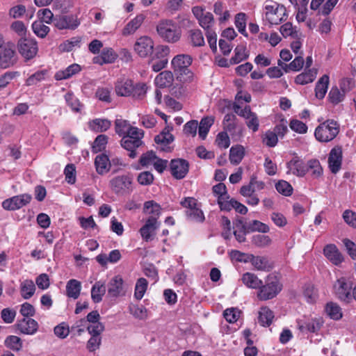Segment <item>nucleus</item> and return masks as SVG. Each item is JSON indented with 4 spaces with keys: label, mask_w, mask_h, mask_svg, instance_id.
I'll use <instances>...</instances> for the list:
<instances>
[{
    "label": "nucleus",
    "mask_w": 356,
    "mask_h": 356,
    "mask_svg": "<svg viewBox=\"0 0 356 356\" xmlns=\"http://www.w3.org/2000/svg\"><path fill=\"white\" fill-rule=\"evenodd\" d=\"M192 61V57L188 54H179L173 58L171 64L177 81L181 83L193 81L194 74L189 69Z\"/></svg>",
    "instance_id": "nucleus-1"
},
{
    "label": "nucleus",
    "mask_w": 356,
    "mask_h": 356,
    "mask_svg": "<svg viewBox=\"0 0 356 356\" xmlns=\"http://www.w3.org/2000/svg\"><path fill=\"white\" fill-rule=\"evenodd\" d=\"M144 136V131L137 127H133L129 131V134L124 136L121 140V145L123 148L129 152V156L134 159L138 152L136 149L143 145L142 138Z\"/></svg>",
    "instance_id": "nucleus-2"
},
{
    "label": "nucleus",
    "mask_w": 356,
    "mask_h": 356,
    "mask_svg": "<svg viewBox=\"0 0 356 356\" xmlns=\"http://www.w3.org/2000/svg\"><path fill=\"white\" fill-rule=\"evenodd\" d=\"M282 284L280 277L270 274L266 279L265 284L259 286L257 297L261 300H267L275 298L282 289Z\"/></svg>",
    "instance_id": "nucleus-3"
},
{
    "label": "nucleus",
    "mask_w": 356,
    "mask_h": 356,
    "mask_svg": "<svg viewBox=\"0 0 356 356\" xmlns=\"http://www.w3.org/2000/svg\"><path fill=\"white\" fill-rule=\"evenodd\" d=\"M156 31L163 40L170 43L179 41L181 35L180 27L171 19L161 21L156 26Z\"/></svg>",
    "instance_id": "nucleus-4"
},
{
    "label": "nucleus",
    "mask_w": 356,
    "mask_h": 356,
    "mask_svg": "<svg viewBox=\"0 0 356 356\" xmlns=\"http://www.w3.org/2000/svg\"><path fill=\"white\" fill-rule=\"evenodd\" d=\"M339 132V124L337 122L327 120L316 128L314 136L319 142L327 143L335 138Z\"/></svg>",
    "instance_id": "nucleus-5"
},
{
    "label": "nucleus",
    "mask_w": 356,
    "mask_h": 356,
    "mask_svg": "<svg viewBox=\"0 0 356 356\" xmlns=\"http://www.w3.org/2000/svg\"><path fill=\"white\" fill-rule=\"evenodd\" d=\"M265 17L271 24H279L286 19V9L283 5L268 0L265 2Z\"/></svg>",
    "instance_id": "nucleus-6"
},
{
    "label": "nucleus",
    "mask_w": 356,
    "mask_h": 356,
    "mask_svg": "<svg viewBox=\"0 0 356 356\" xmlns=\"http://www.w3.org/2000/svg\"><path fill=\"white\" fill-rule=\"evenodd\" d=\"M111 190L117 195L130 193L132 191V179L129 175H119L109 182Z\"/></svg>",
    "instance_id": "nucleus-7"
},
{
    "label": "nucleus",
    "mask_w": 356,
    "mask_h": 356,
    "mask_svg": "<svg viewBox=\"0 0 356 356\" xmlns=\"http://www.w3.org/2000/svg\"><path fill=\"white\" fill-rule=\"evenodd\" d=\"M353 286L344 277L338 279L334 284V291L336 296L346 303L353 300Z\"/></svg>",
    "instance_id": "nucleus-8"
},
{
    "label": "nucleus",
    "mask_w": 356,
    "mask_h": 356,
    "mask_svg": "<svg viewBox=\"0 0 356 356\" xmlns=\"http://www.w3.org/2000/svg\"><path fill=\"white\" fill-rule=\"evenodd\" d=\"M17 49L24 58L30 60L37 54L38 44L33 39L22 38L17 42Z\"/></svg>",
    "instance_id": "nucleus-9"
},
{
    "label": "nucleus",
    "mask_w": 356,
    "mask_h": 356,
    "mask_svg": "<svg viewBox=\"0 0 356 356\" xmlns=\"http://www.w3.org/2000/svg\"><path fill=\"white\" fill-rule=\"evenodd\" d=\"M170 53V48L166 45H161L156 49L154 57L151 60L152 70L158 72L165 67L168 59L165 58Z\"/></svg>",
    "instance_id": "nucleus-10"
},
{
    "label": "nucleus",
    "mask_w": 356,
    "mask_h": 356,
    "mask_svg": "<svg viewBox=\"0 0 356 356\" xmlns=\"http://www.w3.org/2000/svg\"><path fill=\"white\" fill-rule=\"evenodd\" d=\"M32 200V196L28 193L13 196L5 200L2 202V207L8 211H15L27 205Z\"/></svg>",
    "instance_id": "nucleus-11"
},
{
    "label": "nucleus",
    "mask_w": 356,
    "mask_h": 356,
    "mask_svg": "<svg viewBox=\"0 0 356 356\" xmlns=\"http://www.w3.org/2000/svg\"><path fill=\"white\" fill-rule=\"evenodd\" d=\"M169 170L176 179H184L188 172L189 163L184 159H172L169 163Z\"/></svg>",
    "instance_id": "nucleus-12"
},
{
    "label": "nucleus",
    "mask_w": 356,
    "mask_h": 356,
    "mask_svg": "<svg viewBox=\"0 0 356 356\" xmlns=\"http://www.w3.org/2000/svg\"><path fill=\"white\" fill-rule=\"evenodd\" d=\"M54 24L60 30H74L79 26L80 22L76 15H60L55 17Z\"/></svg>",
    "instance_id": "nucleus-13"
},
{
    "label": "nucleus",
    "mask_w": 356,
    "mask_h": 356,
    "mask_svg": "<svg viewBox=\"0 0 356 356\" xmlns=\"http://www.w3.org/2000/svg\"><path fill=\"white\" fill-rule=\"evenodd\" d=\"M17 60V56L13 44H8L0 51V66L8 68L14 65Z\"/></svg>",
    "instance_id": "nucleus-14"
},
{
    "label": "nucleus",
    "mask_w": 356,
    "mask_h": 356,
    "mask_svg": "<svg viewBox=\"0 0 356 356\" xmlns=\"http://www.w3.org/2000/svg\"><path fill=\"white\" fill-rule=\"evenodd\" d=\"M134 50L139 56L145 58L153 53L154 42L147 36L140 37L134 44Z\"/></svg>",
    "instance_id": "nucleus-15"
},
{
    "label": "nucleus",
    "mask_w": 356,
    "mask_h": 356,
    "mask_svg": "<svg viewBox=\"0 0 356 356\" xmlns=\"http://www.w3.org/2000/svg\"><path fill=\"white\" fill-rule=\"evenodd\" d=\"M342 158L343 152L341 147L336 146L330 150L327 162L329 168L333 174H336L340 170L342 164Z\"/></svg>",
    "instance_id": "nucleus-16"
},
{
    "label": "nucleus",
    "mask_w": 356,
    "mask_h": 356,
    "mask_svg": "<svg viewBox=\"0 0 356 356\" xmlns=\"http://www.w3.org/2000/svg\"><path fill=\"white\" fill-rule=\"evenodd\" d=\"M172 129V127L170 128L169 127H167L154 138L155 143L158 145H160L161 151L165 152H170L172 151V147L169 146V145L174 140V136L170 133Z\"/></svg>",
    "instance_id": "nucleus-17"
},
{
    "label": "nucleus",
    "mask_w": 356,
    "mask_h": 356,
    "mask_svg": "<svg viewBox=\"0 0 356 356\" xmlns=\"http://www.w3.org/2000/svg\"><path fill=\"white\" fill-rule=\"evenodd\" d=\"M250 262L252 265L258 270L268 272L273 267V263L266 257L254 256L252 254L247 256L245 263Z\"/></svg>",
    "instance_id": "nucleus-18"
},
{
    "label": "nucleus",
    "mask_w": 356,
    "mask_h": 356,
    "mask_svg": "<svg viewBox=\"0 0 356 356\" xmlns=\"http://www.w3.org/2000/svg\"><path fill=\"white\" fill-rule=\"evenodd\" d=\"M286 165L289 169L288 172H291L298 177H303L308 172L307 163L305 164L298 156L293 158Z\"/></svg>",
    "instance_id": "nucleus-19"
},
{
    "label": "nucleus",
    "mask_w": 356,
    "mask_h": 356,
    "mask_svg": "<svg viewBox=\"0 0 356 356\" xmlns=\"http://www.w3.org/2000/svg\"><path fill=\"white\" fill-rule=\"evenodd\" d=\"M158 226V221L155 219L154 217L148 218L145 224L140 229V232L143 238L145 241H152Z\"/></svg>",
    "instance_id": "nucleus-20"
},
{
    "label": "nucleus",
    "mask_w": 356,
    "mask_h": 356,
    "mask_svg": "<svg viewBox=\"0 0 356 356\" xmlns=\"http://www.w3.org/2000/svg\"><path fill=\"white\" fill-rule=\"evenodd\" d=\"M323 253L326 258L334 265H339L343 261V257L334 244L325 246Z\"/></svg>",
    "instance_id": "nucleus-21"
},
{
    "label": "nucleus",
    "mask_w": 356,
    "mask_h": 356,
    "mask_svg": "<svg viewBox=\"0 0 356 356\" xmlns=\"http://www.w3.org/2000/svg\"><path fill=\"white\" fill-rule=\"evenodd\" d=\"M17 327L22 334H33L38 329V324L33 318H24L17 323Z\"/></svg>",
    "instance_id": "nucleus-22"
},
{
    "label": "nucleus",
    "mask_w": 356,
    "mask_h": 356,
    "mask_svg": "<svg viewBox=\"0 0 356 356\" xmlns=\"http://www.w3.org/2000/svg\"><path fill=\"white\" fill-rule=\"evenodd\" d=\"M173 81L174 75L172 72L168 70L160 72L154 80L156 86L160 88L170 87Z\"/></svg>",
    "instance_id": "nucleus-23"
},
{
    "label": "nucleus",
    "mask_w": 356,
    "mask_h": 356,
    "mask_svg": "<svg viewBox=\"0 0 356 356\" xmlns=\"http://www.w3.org/2000/svg\"><path fill=\"white\" fill-rule=\"evenodd\" d=\"M95 165L97 173L103 175L109 171L111 162L109 161L107 155L102 154L96 156Z\"/></svg>",
    "instance_id": "nucleus-24"
},
{
    "label": "nucleus",
    "mask_w": 356,
    "mask_h": 356,
    "mask_svg": "<svg viewBox=\"0 0 356 356\" xmlns=\"http://www.w3.org/2000/svg\"><path fill=\"white\" fill-rule=\"evenodd\" d=\"M134 90L133 81L125 79L118 81L115 84V92L119 96H129Z\"/></svg>",
    "instance_id": "nucleus-25"
},
{
    "label": "nucleus",
    "mask_w": 356,
    "mask_h": 356,
    "mask_svg": "<svg viewBox=\"0 0 356 356\" xmlns=\"http://www.w3.org/2000/svg\"><path fill=\"white\" fill-rule=\"evenodd\" d=\"M123 280L118 275L111 280L108 283V293L112 297L120 296L122 291Z\"/></svg>",
    "instance_id": "nucleus-26"
},
{
    "label": "nucleus",
    "mask_w": 356,
    "mask_h": 356,
    "mask_svg": "<svg viewBox=\"0 0 356 356\" xmlns=\"http://www.w3.org/2000/svg\"><path fill=\"white\" fill-rule=\"evenodd\" d=\"M81 71V67L79 65L74 63L69 67H67L64 70L58 71L55 75L54 78L57 81H60L63 79H67L72 76L73 75L77 74Z\"/></svg>",
    "instance_id": "nucleus-27"
},
{
    "label": "nucleus",
    "mask_w": 356,
    "mask_h": 356,
    "mask_svg": "<svg viewBox=\"0 0 356 356\" xmlns=\"http://www.w3.org/2000/svg\"><path fill=\"white\" fill-rule=\"evenodd\" d=\"M144 19L145 16L143 14L138 15L124 26L122 30V35H128L135 33V31L141 26Z\"/></svg>",
    "instance_id": "nucleus-28"
},
{
    "label": "nucleus",
    "mask_w": 356,
    "mask_h": 356,
    "mask_svg": "<svg viewBox=\"0 0 356 356\" xmlns=\"http://www.w3.org/2000/svg\"><path fill=\"white\" fill-rule=\"evenodd\" d=\"M274 313L268 307H264L261 308L259 312V323L264 327H269L274 318Z\"/></svg>",
    "instance_id": "nucleus-29"
},
{
    "label": "nucleus",
    "mask_w": 356,
    "mask_h": 356,
    "mask_svg": "<svg viewBox=\"0 0 356 356\" xmlns=\"http://www.w3.org/2000/svg\"><path fill=\"white\" fill-rule=\"evenodd\" d=\"M81 290V282L72 279L70 280L66 284V294L69 298L77 299L80 295Z\"/></svg>",
    "instance_id": "nucleus-30"
},
{
    "label": "nucleus",
    "mask_w": 356,
    "mask_h": 356,
    "mask_svg": "<svg viewBox=\"0 0 356 356\" xmlns=\"http://www.w3.org/2000/svg\"><path fill=\"white\" fill-rule=\"evenodd\" d=\"M245 156V148L241 145L232 146L229 150V161L234 165L241 163Z\"/></svg>",
    "instance_id": "nucleus-31"
},
{
    "label": "nucleus",
    "mask_w": 356,
    "mask_h": 356,
    "mask_svg": "<svg viewBox=\"0 0 356 356\" xmlns=\"http://www.w3.org/2000/svg\"><path fill=\"white\" fill-rule=\"evenodd\" d=\"M329 84V76L327 74H324L317 81L315 87V95L318 99H323L328 88Z\"/></svg>",
    "instance_id": "nucleus-32"
},
{
    "label": "nucleus",
    "mask_w": 356,
    "mask_h": 356,
    "mask_svg": "<svg viewBox=\"0 0 356 356\" xmlns=\"http://www.w3.org/2000/svg\"><path fill=\"white\" fill-rule=\"evenodd\" d=\"M241 280L246 286L251 289H259V286L262 284V280L252 273H244Z\"/></svg>",
    "instance_id": "nucleus-33"
},
{
    "label": "nucleus",
    "mask_w": 356,
    "mask_h": 356,
    "mask_svg": "<svg viewBox=\"0 0 356 356\" xmlns=\"http://www.w3.org/2000/svg\"><path fill=\"white\" fill-rule=\"evenodd\" d=\"M278 65L286 72H288L289 70L299 71L304 65V59L302 56H298L289 64H285L282 61L278 60Z\"/></svg>",
    "instance_id": "nucleus-34"
},
{
    "label": "nucleus",
    "mask_w": 356,
    "mask_h": 356,
    "mask_svg": "<svg viewBox=\"0 0 356 356\" xmlns=\"http://www.w3.org/2000/svg\"><path fill=\"white\" fill-rule=\"evenodd\" d=\"M106 293V286L104 283L97 282L91 289V298L95 303L102 300V297Z\"/></svg>",
    "instance_id": "nucleus-35"
},
{
    "label": "nucleus",
    "mask_w": 356,
    "mask_h": 356,
    "mask_svg": "<svg viewBox=\"0 0 356 356\" xmlns=\"http://www.w3.org/2000/svg\"><path fill=\"white\" fill-rule=\"evenodd\" d=\"M161 206L154 200L147 201L144 203L143 211L147 214L152 215L149 218L154 217L157 220L161 214Z\"/></svg>",
    "instance_id": "nucleus-36"
},
{
    "label": "nucleus",
    "mask_w": 356,
    "mask_h": 356,
    "mask_svg": "<svg viewBox=\"0 0 356 356\" xmlns=\"http://www.w3.org/2000/svg\"><path fill=\"white\" fill-rule=\"evenodd\" d=\"M316 74L317 70L316 69H309L308 71L298 74L295 79V82L300 85L311 83L315 79Z\"/></svg>",
    "instance_id": "nucleus-37"
},
{
    "label": "nucleus",
    "mask_w": 356,
    "mask_h": 356,
    "mask_svg": "<svg viewBox=\"0 0 356 356\" xmlns=\"http://www.w3.org/2000/svg\"><path fill=\"white\" fill-rule=\"evenodd\" d=\"M249 54L246 51L245 45H237L234 49V56L230 59L231 64H238L240 62L247 59Z\"/></svg>",
    "instance_id": "nucleus-38"
},
{
    "label": "nucleus",
    "mask_w": 356,
    "mask_h": 356,
    "mask_svg": "<svg viewBox=\"0 0 356 356\" xmlns=\"http://www.w3.org/2000/svg\"><path fill=\"white\" fill-rule=\"evenodd\" d=\"M327 314L333 320H339L342 318L343 314L341 308L335 302H328L325 307Z\"/></svg>",
    "instance_id": "nucleus-39"
},
{
    "label": "nucleus",
    "mask_w": 356,
    "mask_h": 356,
    "mask_svg": "<svg viewBox=\"0 0 356 356\" xmlns=\"http://www.w3.org/2000/svg\"><path fill=\"white\" fill-rule=\"evenodd\" d=\"M214 122V119L212 117H205L203 118L200 123L198 127V134L199 136L202 139H205L210 127Z\"/></svg>",
    "instance_id": "nucleus-40"
},
{
    "label": "nucleus",
    "mask_w": 356,
    "mask_h": 356,
    "mask_svg": "<svg viewBox=\"0 0 356 356\" xmlns=\"http://www.w3.org/2000/svg\"><path fill=\"white\" fill-rule=\"evenodd\" d=\"M188 38L193 47H202L205 44L202 33L199 29L190 30Z\"/></svg>",
    "instance_id": "nucleus-41"
},
{
    "label": "nucleus",
    "mask_w": 356,
    "mask_h": 356,
    "mask_svg": "<svg viewBox=\"0 0 356 356\" xmlns=\"http://www.w3.org/2000/svg\"><path fill=\"white\" fill-rule=\"evenodd\" d=\"M280 31L284 38L291 36L293 38H298L300 35L299 31H297L291 22H286L282 25Z\"/></svg>",
    "instance_id": "nucleus-42"
},
{
    "label": "nucleus",
    "mask_w": 356,
    "mask_h": 356,
    "mask_svg": "<svg viewBox=\"0 0 356 356\" xmlns=\"http://www.w3.org/2000/svg\"><path fill=\"white\" fill-rule=\"evenodd\" d=\"M35 286L33 281L24 280L21 284V295L24 299L30 298L35 293Z\"/></svg>",
    "instance_id": "nucleus-43"
},
{
    "label": "nucleus",
    "mask_w": 356,
    "mask_h": 356,
    "mask_svg": "<svg viewBox=\"0 0 356 356\" xmlns=\"http://www.w3.org/2000/svg\"><path fill=\"white\" fill-rule=\"evenodd\" d=\"M269 230V227L259 220H253L248 222L247 232H249V233L254 232L267 233Z\"/></svg>",
    "instance_id": "nucleus-44"
},
{
    "label": "nucleus",
    "mask_w": 356,
    "mask_h": 356,
    "mask_svg": "<svg viewBox=\"0 0 356 356\" xmlns=\"http://www.w3.org/2000/svg\"><path fill=\"white\" fill-rule=\"evenodd\" d=\"M111 122L106 119H95L90 122V127L95 131H106L111 127Z\"/></svg>",
    "instance_id": "nucleus-45"
},
{
    "label": "nucleus",
    "mask_w": 356,
    "mask_h": 356,
    "mask_svg": "<svg viewBox=\"0 0 356 356\" xmlns=\"http://www.w3.org/2000/svg\"><path fill=\"white\" fill-rule=\"evenodd\" d=\"M33 33L38 37L44 38L49 33L50 29L48 26L44 24L41 21H35L32 24Z\"/></svg>",
    "instance_id": "nucleus-46"
},
{
    "label": "nucleus",
    "mask_w": 356,
    "mask_h": 356,
    "mask_svg": "<svg viewBox=\"0 0 356 356\" xmlns=\"http://www.w3.org/2000/svg\"><path fill=\"white\" fill-rule=\"evenodd\" d=\"M345 97V91L339 90L337 87H332L328 94V98L330 102L334 105L338 104L342 102Z\"/></svg>",
    "instance_id": "nucleus-47"
},
{
    "label": "nucleus",
    "mask_w": 356,
    "mask_h": 356,
    "mask_svg": "<svg viewBox=\"0 0 356 356\" xmlns=\"http://www.w3.org/2000/svg\"><path fill=\"white\" fill-rule=\"evenodd\" d=\"M115 132L119 136H125L129 134V131L134 127L130 126L127 120L122 119H117L115 122Z\"/></svg>",
    "instance_id": "nucleus-48"
},
{
    "label": "nucleus",
    "mask_w": 356,
    "mask_h": 356,
    "mask_svg": "<svg viewBox=\"0 0 356 356\" xmlns=\"http://www.w3.org/2000/svg\"><path fill=\"white\" fill-rule=\"evenodd\" d=\"M5 346L14 351H19L22 348V341L17 336H8L5 340Z\"/></svg>",
    "instance_id": "nucleus-49"
},
{
    "label": "nucleus",
    "mask_w": 356,
    "mask_h": 356,
    "mask_svg": "<svg viewBox=\"0 0 356 356\" xmlns=\"http://www.w3.org/2000/svg\"><path fill=\"white\" fill-rule=\"evenodd\" d=\"M147 281L143 277L139 278L135 286L134 293V296L137 300H140L143 298L147 290Z\"/></svg>",
    "instance_id": "nucleus-50"
},
{
    "label": "nucleus",
    "mask_w": 356,
    "mask_h": 356,
    "mask_svg": "<svg viewBox=\"0 0 356 356\" xmlns=\"http://www.w3.org/2000/svg\"><path fill=\"white\" fill-rule=\"evenodd\" d=\"M48 73L47 70H40L31 75L26 81V86H34L38 82L44 80Z\"/></svg>",
    "instance_id": "nucleus-51"
},
{
    "label": "nucleus",
    "mask_w": 356,
    "mask_h": 356,
    "mask_svg": "<svg viewBox=\"0 0 356 356\" xmlns=\"http://www.w3.org/2000/svg\"><path fill=\"white\" fill-rule=\"evenodd\" d=\"M235 25L238 29L239 33L243 34L244 36H248V33L245 30L246 27V15L243 13H238L235 17Z\"/></svg>",
    "instance_id": "nucleus-52"
},
{
    "label": "nucleus",
    "mask_w": 356,
    "mask_h": 356,
    "mask_svg": "<svg viewBox=\"0 0 356 356\" xmlns=\"http://www.w3.org/2000/svg\"><path fill=\"white\" fill-rule=\"evenodd\" d=\"M156 159L157 156L154 151H147L141 155L139 163L142 166L147 167L149 165H153Z\"/></svg>",
    "instance_id": "nucleus-53"
},
{
    "label": "nucleus",
    "mask_w": 356,
    "mask_h": 356,
    "mask_svg": "<svg viewBox=\"0 0 356 356\" xmlns=\"http://www.w3.org/2000/svg\"><path fill=\"white\" fill-rule=\"evenodd\" d=\"M308 171H312V175L314 178H317L322 175L323 168L320 162L316 159H312L307 162Z\"/></svg>",
    "instance_id": "nucleus-54"
},
{
    "label": "nucleus",
    "mask_w": 356,
    "mask_h": 356,
    "mask_svg": "<svg viewBox=\"0 0 356 356\" xmlns=\"http://www.w3.org/2000/svg\"><path fill=\"white\" fill-rule=\"evenodd\" d=\"M275 188L278 193L285 195L290 196L293 192L291 185L286 181L280 180L275 184Z\"/></svg>",
    "instance_id": "nucleus-55"
},
{
    "label": "nucleus",
    "mask_w": 356,
    "mask_h": 356,
    "mask_svg": "<svg viewBox=\"0 0 356 356\" xmlns=\"http://www.w3.org/2000/svg\"><path fill=\"white\" fill-rule=\"evenodd\" d=\"M252 244L259 248L268 246L271 243V239L268 236L257 234L252 236Z\"/></svg>",
    "instance_id": "nucleus-56"
},
{
    "label": "nucleus",
    "mask_w": 356,
    "mask_h": 356,
    "mask_svg": "<svg viewBox=\"0 0 356 356\" xmlns=\"http://www.w3.org/2000/svg\"><path fill=\"white\" fill-rule=\"evenodd\" d=\"M10 29L17 33L21 38H25L27 29L22 21H15L10 24Z\"/></svg>",
    "instance_id": "nucleus-57"
},
{
    "label": "nucleus",
    "mask_w": 356,
    "mask_h": 356,
    "mask_svg": "<svg viewBox=\"0 0 356 356\" xmlns=\"http://www.w3.org/2000/svg\"><path fill=\"white\" fill-rule=\"evenodd\" d=\"M38 16L40 19L39 21L48 24L54 22V19L55 18L54 17L53 13L49 8H44L38 10Z\"/></svg>",
    "instance_id": "nucleus-58"
},
{
    "label": "nucleus",
    "mask_w": 356,
    "mask_h": 356,
    "mask_svg": "<svg viewBox=\"0 0 356 356\" xmlns=\"http://www.w3.org/2000/svg\"><path fill=\"white\" fill-rule=\"evenodd\" d=\"M104 62L106 63H113L118 58V54L112 48L106 47L104 48L101 52Z\"/></svg>",
    "instance_id": "nucleus-59"
},
{
    "label": "nucleus",
    "mask_w": 356,
    "mask_h": 356,
    "mask_svg": "<svg viewBox=\"0 0 356 356\" xmlns=\"http://www.w3.org/2000/svg\"><path fill=\"white\" fill-rule=\"evenodd\" d=\"M108 143V137L106 135H99L95 140L92 149L94 152H101L105 149Z\"/></svg>",
    "instance_id": "nucleus-60"
},
{
    "label": "nucleus",
    "mask_w": 356,
    "mask_h": 356,
    "mask_svg": "<svg viewBox=\"0 0 356 356\" xmlns=\"http://www.w3.org/2000/svg\"><path fill=\"white\" fill-rule=\"evenodd\" d=\"M154 175L149 171L140 172L137 177L138 182L143 186L151 185L154 181Z\"/></svg>",
    "instance_id": "nucleus-61"
},
{
    "label": "nucleus",
    "mask_w": 356,
    "mask_h": 356,
    "mask_svg": "<svg viewBox=\"0 0 356 356\" xmlns=\"http://www.w3.org/2000/svg\"><path fill=\"white\" fill-rule=\"evenodd\" d=\"M76 168L74 164H67L65 168V180L68 184H72L76 181Z\"/></svg>",
    "instance_id": "nucleus-62"
},
{
    "label": "nucleus",
    "mask_w": 356,
    "mask_h": 356,
    "mask_svg": "<svg viewBox=\"0 0 356 356\" xmlns=\"http://www.w3.org/2000/svg\"><path fill=\"white\" fill-rule=\"evenodd\" d=\"M186 216L189 219L197 222H202L204 220V216L202 211L197 207L193 208L192 210H187Z\"/></svg>",
    "instance_id": "nucleus-63"
},
{
    "label": "nucleus",
    "mask_w": 356,
    "mask_h": 356,
    "mask_svg": "<svg viewBox=\"0 0 356 356\" xmlns=\"http://www.w3.org/2000/svg\"><path fill=\"white\" fill-rule=\"evenodd\" d=\"M344 221L350 227L356 228V213L352 210L347 209L343 213Z\"/></svg>",
    "instance_id": "nucleus-64"
}]
</instances>
